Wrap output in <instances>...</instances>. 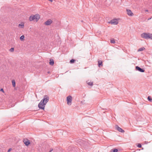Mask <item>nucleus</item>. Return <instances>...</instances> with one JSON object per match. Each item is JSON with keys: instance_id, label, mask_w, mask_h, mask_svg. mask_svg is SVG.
I'll return each mask as SVG.
<instances>
[{"instance_id": "f257e3e1", "label": "nucleus", "mask_w": 152, "mask_h": 152, "mask_svg": "<svg viewBox=\"0 0 152 152\" xmlns=\"http://www.w3.org/2000/svg\"><path fill=\"white\" fill-rule=\"evenodd\" d=\"M49 100V97L47 95L45 96L43 98L38 104V107L39 109L44 110L45 105Z\"/></svg>"}, {"instance_id": "f03ea898", "label": "nucleus", "mask_w": 152, "mask_h": 152, "mask_svg": "<svg viewBox=\"0 0 152 152\" xmlns=\"http://www.w3.org/2000/svg\"><path fill=\"white\" fill-rule=\"evenodd\" d=\"M40 18V15L38 14H36L35 15H32L29 18V20L30 21L34 20L37 21Z\"/></svg>"}, {"instance_id": "7ed1b4c3", "label": "nucleus", "mask_w": 152, "mask_h": 152, "mask_svg": "<svg viewBox=\"0 0 152 152\" xmlns=\"http://www.w3.org/2000/svg\"><path fill=\"white\" fill-rule=\"evenodd\" d=\"M152 34L149 33H143L141 35V37L144 39H151L152 38L151 35Z\"/></svg>"}, {"instance_id": "20e7f679", "label": "nucleus", "mask_w": 152, "mask_h": 152, "mask_svg": "<svg viewBox=\"0 0 152 152\" xmlns=\"http://www.w3.org/2000/svg\"><path fill=\"white\" fill-rule=\"evenodd\" d=\"M72 100V97L71 96H69L67 97V103L68 105H70L71 104Z\"/></svg>"}, {"instance_id": "39448f33", "label": "nucleus", "mask_w": 152, "mask_h": 152, "mask_svg": "<svg viewBox=\"0 0 152 152\" xmlns=\"http://www.w3.org/2000/svg\"><path fill=\"white\" fill-rule=\"evenodd\" d=\"M109 23H111L112 24L117 25L118 23V21L116 19H114L111 20L108 22Z\"/></svg>"}, {"instance_id": "423d86ee", "label": "nucleus", "mask_w": 152, "mask_h": 152, "mask_svg": "<svg viewBox=\"0 0 152 152\" xmlns=\"http://www.w3.org/2000/svg\"><path fill=\"white\" fill-rule=\"evenodd\" d=\"M135 69L136 70L138 71L141 72H143L145 71V70L141 68L138 66H137L135 67Z\"/></svg>"}, {"instance_id": "0eeeda50", "label": "nucleus", "mask_w": 152, "mask_h": 152, "mask_svg": "<svg viewBox=\"0 0 152 152\" xmlns=\"http://www.w3.org/2000/svg\"><path fill=\"white\" fill-rule=\"evenodd\" d=\"M52 22L51 19H48L45 23V24L47 26L49 25L52 23Z\"/></svg>"}, {"instance_id": "6e6552de", "label": "nucleus", "mask_w": 152, "mask_h": 152, "mask_svg": "<svg viewBox=\"0 0 152 152\" xmlns=\"http://www.w3.org/2000/svg\"><path fill=\"white\" fill-rule=\"evenodd\" d=\"M115 128L119 132L122 133H123L124 132V131L122 129L119 127L117 125H116Z\"/></svg>"}, {"instance_id": "1a4fd4ad", "label": "nucleus", "mask_w": 152, "mask_h": 152, "mask_svg": "<svg viewBox=\"0 0 152 152\" xmlns=\"http://www.w3.org/2000/svg\"><path fill=\"white\" fill-rule=\"evenodd\" d=\"M127 14L130 16H132L133 15V13L130 10H126Z\"/></svg>"}, {"instance_id": "9d476101", "label": "nucleus", "mask_w": 152, "mask_h": 152, "mask_svg": "<svg viewBox=\"0 0 152 152\" xmlns=\"http://www.w3.org/2000/svg\"><path fill=\"white\" fill-rule=\"evenodd\" d=\"M49 64L51 65H53L54 64V61L53 59H50Z\"/></svg>"}, {"instance_id": "9b49d317", "label": "nucleus", "mask_w": 152, "mask_h": 152, "mask_svg": "<svg viewBox=\"0 0 152 152\" xmlns=\"http://www.w3.org/2000/svg\"><path fill=\"white\" fill-rule=\"evenodd\" d=\"M18 27L21 28H23L24 27V24L23 23H21L18 25Z\"/></svg>"}, {"instance_id": "f8f14e48", "label": "nucleus", "mask_w": 152, "mask_h": 152, "mask_svg": "<svg viewBox=\"0 0 152 152\" xmlns=\"http://www.w3.org/2000/svg\"><path fill=\"white\" fill-rule=\"evenodd\" d=\"M24 143L26 146L30 144L29 141L28 140H27V141H25Z\"/></svg>"}, {"instance_id": "ddd939ff", "label": "nucleus", "mask_w": 152, "mask_h": 152, "mask_svg": "<svg viewBox=\"0 0 152 152\" xmlns=\"http://www.w3.org/2000/svg\"><path fill=\"white\" fill-rule=\"evenodd\" d=\"M98 64L99 66H102V62L101 61H99L98 62Z\"/></svg>"}, {"instance_id": "4468645a", "label": "nucleus", "mask_w": 152, "mask_h": 152, "mask_svg": "<svg viewBox=\"0 0 152 152\" xmlns=\"http://www.w3.org/2000/svg\"><path fill=\"white\" fill-rule=\"evenodd\" d=\"M145 48H144V47L141 48H140L138 50V52L144 50H145Z\"/></svg>"}, {"instance_id": "2eb2a0df", "label": "nucleus", "mask_w": 152, "mask_h": 152, "mask_svg": "<svg viewBox=\"0 0 152 152\" xmlns=\"http://www.w3.org/2000/svg\"><path fill=\"white\" fill-rule=\"evenodd\" d=\"M12 83L13 86L14 87H15V80H12Z\"/></svg>"}, {"instance_id": "dca6fc26", "label": "nucleus", "mask_w": 152, "mask_h": 152, "mask_svg": "<svg viewBox=\"0 0 152 152\" xmlns=\"http://www.w3.org/2000/svg\"><path fill=\"white\" fill-rule=\"evenodd\" d=\"M111 151L113 152H117L118 151V149L116 148H115L111 149Z\"/></svg>"}, {"instance_id": "f3484780", "label": "nucleus", "mask_w": 152, "mask_h": 152, "mask_svg": "<svg viewBox=\"0 0 152 152\" xmlns=\"http://www.w3.org/2000/svg\"><path fill=\"white\" fill-rule=\"evenodd\" d=\"M24 36L23 35L22 36H21L20 37V39L22 41V40H23L24 39Z\"/></svg>"}, {"instance_id": "a211bd4d", "label": "nucleus", "mask_w": 152, "mask_h": 152, "mask_svg": "<svg viewBox=\"0 0 152 152\" xmlns=\"http://www.w3.org/2000/svg\"><path fill=\"white\" fill-rule=\"evenodd\" d=\"M148 100L150 102H151L152 101V99L151 97L150 96H148L147 98Z\"/></svg>"}, {"instance_id": "6ab92c4d", "label": "nucleus", "mask_w": 152, "mask_h": 152, "mask_svg": "<svg viewBox=\"0 0 152 152\" xmlns=\"http://www.w3.org/2000/svg\"><path fill=\"white\" fill-rule=\"evenodd\" d=\"M110 43H114L115 42V41L114 39H112L110 40Z\"/></svg>"}, {"instance_id": "aec40b11", "label": "nucleus", "mask_w": 152, "mask_h": 152, "mask_svg": "<svg viewBox=\"0 0 152 152\" xmlns=\"http://www.w3.org/2000/svg\"><path fill=\"white\" fill-rule=\"evenodd\" d=\"M75 61V60L74 59H72L70 60V63H73Z\"/></svg>"}, {"instance_id": "412c9836", "label": "nucleus", "mask_w": 152, "mask_h": 152, "mask_svg": "<svg viewBox=\"0 0 152 152\" xmlns=\"http://www.w3.org/2000/svg\"><path fill=\"white\" fill-rule=\"evenodd\" d=\"M88 84L89 85H90V86H92L93 85V82H88Z\"/></svg>"}, {"instance_id": "4be33fe9", "label": "nucleus", "mask_w": 152, "mask_h": 152, "mask_svg": "<svg viewBox=\"0 0 152 152\" xmlns=\"http://www.w3.org/2000/svg\"><path fill=\"white\" fill-rule=\"evenodd\" d=\"M137 147L139 148H141L142 147V145L140 144L139 143L137 145Z\"/></svg>"}, {"instance_id": "5701e85b", "label": "nucleus", "mask_w": 152, "mask_h": 152, "mask_svg": "<svg viewBox=\"0 0 152 152\" xmlns=\"http://www.w3.org/2000/svg\"><path fill=\"white\" fill-rule=\"evenodd\" d=\"M14 50V48H10V51L11 52H13Z\"/></svg>"}, {"instance_id": "b1692460", "label": "nucleus", "mask_w": 152, "mask_h": 152, "mask_svg": "<svg viewBox=\"0 0 152 152\" xmlns=\"http://www.w3.org/2000/svg\"><path fill=\"white\" fill-rule=\"evenodd\" d=\"M0 91H1L3 92H4V90H3V88H1L0 90Z\"/></svg>"}, {"instance_id": "393cba45", "label": "nucleus", "mask_w": 152, "mask_h": 152, "mask_svg": "<svg viewBox=\"0 0 152 152\" xmlns=\"http://www.w3.org/2000/svg\"><path fill=\"white\" fill-rule=\"evenodd\" d=\"M12 150L11 148H10L8 151L7 152H10L11 150Z\"/></svg>"}, {"instance_id": "a878e982", "label": "nucleus", "mask_w": 152, "mask_h": 152, "mask_svg": "<svg viewBox=\"0 0 152 152\" xmlns=\"http://www.w3.org/2000/svg\"><path fill=\"white\" fill-rule=\"evenodd\" d=\"M53 151V149L52 148L50 149L49 152H51Z\"/></svg>"}, {"instance_id": "bb28decb", "label": "nucleus", "mask_w": 152, "mask_h": 152, "mask_svg": "<svg viewBox=\"0 0 152 152\" xmlns=\"http://www.w3.org/2000/svg\"><path fill=\"white\" fill-rule=\"evenodd\" d=\"M49 1L51 2H52L53 1V0H49Z\"/></svg>"}, {"instance_id": "cd10ccee", "label": "nucleus", "mask_w": 152, "mask_h": 152, "mask_svg": "<svg viewBox=\"0 0 152 152\" xmlns=\"http://www.w3.org/2000/svg\"><path fill=\"white\" fill-rule=\"evenodd\" d=\"M151 18H148V20H149L151 19Z\"/></svg>"}, {"instance_id": "c85d7f7f", "label": "nucleus", "mask_w": 152, "mask_h": 152, "mask_svg": "<svg viewBox=\"0 0 152 152\" xmlns=\"http://www.w3.org/2000/svg\"><path fill=\"white\" fill-rule=\"evenodd\" d=\"M146 12H148V10H145V11Z\"/></svg>"}, {"instance_id": "c756f323", "label": "nucleus", "mask_w": 152, "mask_h": 152, "mask_svg": "<svg viewBox=\"0 0 152 152\" xmlns=\"http://www.w3.org/2000/svg\"><path fill=\"white\" fill-rule=\"evenodd\" d=\"M151 35V37H152L151 39H152V34Z\"/></svg>"}, {"instance_id": "7c9ffc66", "label": "nucleus", "mask_w": 152, "mask_h": 152, "mask_svg": "<svg viewBox=\"0 0 152 152\" xmlns=\"http://www.w3.org/2000/svg\"><path fill=\"white\" fill-rule=\"evenodd\" d=\"M50 73V72H48V73Z\"/></svg>"}]
</instances>
